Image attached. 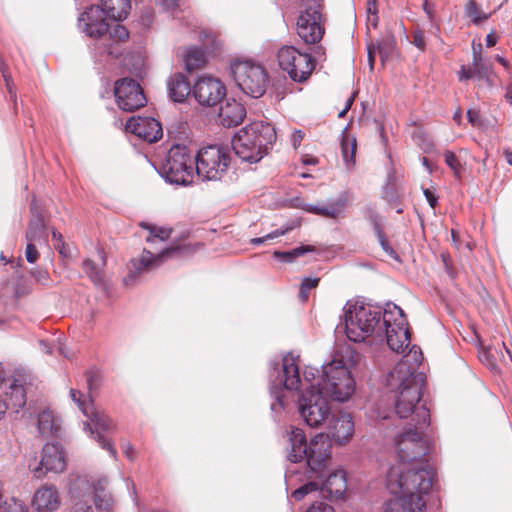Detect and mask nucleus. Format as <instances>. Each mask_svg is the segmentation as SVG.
<instances>
[{
  "instance_id": "nucleus-1",
  "label": "nucleus",
  "mask_w": 512,
  "mask_h": 512,
  "mask_svg": "<svg viewBox=\"0 0 512 512\" xmlns=\"http://www.w3.org/2000/svg\"><path fill=\"white\" fill-rule=\"evenodd\" d=\"M395 436L399 462L392 466L386 478V485L393 498L383 503L382 512H423L427 494L433 485L434 471L429 466L418 467L417 460L428 452V443L417 429L416 423Z\"/></svg>"
},
{
  "instance_id": "nucleus-2",
  "label": "nucleus",
  "mask_w": 512,
  "mask_h": 512,
  "mask_svg": "<svg viewBox=\"0 0 512 512\" xmlns=\"http://www.w3.org/2000/svg\"><path fill=\"white\" fill-rule=\"evenodd\" d=\"M288 441V460L292 463L305 460L306 463L303 473L289 468L285 474L287 486L295 485L298 476V480L304 482L292 492V497L300 501L307 494L320 490L318 478L324 477L325 468L331 458L330 441L327 435L320 433L307 443L305 433L300 428L291 429Z\"/></svg>"
},
{
  "instance_id": "nucleus-3",
  "label": "nucleus",
  "mask_w": 512,
  "mask_h": 512,
  "mask_svg": "<svg viewBox=\"0 0 512 512\" xmlns=\"http://www.w3.org/2000/svg\"><path fill=\"white\" fill-rule=\"evenodd\" d=\"M422 361V353L411 349L387 375L386 385L393 392L394 410L399 418L411 417L417 429H426L430 425V413L424 404H420L424 376L415 373Z\"/></svg>"
},
{
  "instance_id": "nucleus-4",
  "label": "nucleus",
  "mask_w": 512,
  "mask_h": 512,
  "mask_svg": "<svg viewBox=\"0 0 512 512\" xmlns=\"http://www.w3.org/2000/svg\"><path fill=\"white\" fill-rule=\"evenodd\" d=\"M109 17L98 5L87 8L78 18L79 28L94 39L95 55L102 58H118L123 53V44L128 40V30L116 23L110 25Z\"/></svg>"
},
{
  "instance_id": "nucleus-5",
  "label": "nucleus",
  "mask_w": 512,
  "mask_h": 512,
  "mask_svg": "<svg viewBox=\"0 0 512 512\" xmlns=\"http://www.w3.org/2000/svg\"><path fill=\"white\" fill-rule=\"evenodd\" d=\"M321 375L318 369L306 367L303 372V381L300 376L298 357L291 353L286 354L279 361H271L269 368L270 394L274 398L271 403L273 413L284 409L283 391L298 390L302 384L306 385L305 392H317V382Z\"/></svg>"
},
{
  "instance_id": "nucleus-6",
  "label": "nucleus",
  "mask_w": 512,
  "mask_h": 512,
  "mask_svg": "<svg viewBox=\"0 0 512 512\" xmlns=\"http://www.w3.org/2000/svg\"><path fill=\"white\" fill-rule=\"evenodd\" d=\"M347 338L364 341L369 336L383 340V311L381 307L359 301H348L343 308Z\"/></svg>"
},
{
  "instance_id": "nucleus-7",
  "label": "nucleus",
  "mask_w": 512,
  "mask_h": 512,
  "mask_svg": "<svg viewBox=\"0 0 512 512\" xmlns=\"http://www.w3.org/2000/svg\"><path fill=\"white\" fill-rule=\"evenodd\" d=\"M276 138L275 128L271 124L253 122L234 135L232 148L243 162L257 163L268 153Z\"/></svg>"
},
{
  "instance_id": "nucleus-8",
  "label": "nucleus",
  "mask_w": 512,
  "mask_h": 512,
  "mask_svg": "<svg viewBox=\"0 0 512 512\" xmlns=\"http://www.w3.org/2000/svg\"><path fill=\"white\" fill-rule=\"evenodd\" d=\"M107 485L106 477L94 480L87 475H77L72 479L69 487L72 498L69 512H93L91 502L99 510H108L112 504V498L105 492Z\"/></svg>"
},
{
  "instance_id": "nucleus-9",
  "label": "nucleus",
  "mask_w": 512,
  "mask_h": 512,
  "mask_svg": "<svg viewBox=\"0 0 512 512\" xmlns=\"http://www.w3.org/2000/svg\"><path fill=\"white\" fill-rule=\"evenodd\" d=\"M141 226L149 230L150 235L146 238L149 249H144L139 260H132L131 264L135 270H130V273L124 278V284L130 285L136 279V276L144 270H150L159 267L165 260L172 258L180 253L179 247H165L157 248L153 245L160 243L163 244L169 239L172 230L170 228L155 227L150 224H141Z\"/></svg>"
},
{
  "instance_id": "nucleus-10",
  "label": "nucleus",
  "mask_w": 512,
  "mask_h": 512,
  "mask_svg": "<svg viewBox=\"0 0 512 512\" xmlns=\"http://www.w3.org/2000/svg\"><path fill=\"white\" fill-rule=\"evenodd\" d=\"M354 390L355 381L344 363L343 356L336 352L332 360L322 366L317 391L328 400L345 402L352 396Z\"/></svg>"
},
{
  "instance_id": "nucleus-11",
  "label": "nucleus",
  "mask_w": 512,
  "mask_h": 512,
  "mask_svg": "<svg viewBox=\"0 0 512 512\" xmlns=\"http://www.w3.org/2000/svg\"><path fill=\"white\" fill-rule=\"evenodd\" d=\"M161 176L171 184L187 186L196 175L195 155L185 145L175 144L161 165Z\"/></svg>"
},
{
  "instance_id": "nucleus-12",
  "label": "nucleus",
  "mask_w": 512,
  "mask_h": 512,
  "mask_svg": "<svg viewBox=\"0 0 512 512\" xmlns=\"http://www.w3.org/2000/svg\"><path fill=\"white\" fill-rule=\"evenodd\" d=\"M230 70L236 85L246 95L259 98L265 93L268 75L260 64L236 60L232 62Z\"/></svg>"
},
{
  "instance_id": "nucleus-13",
  "label": "nucleus",
  "mask_w": 512,
  "mask_h": 512,
  "mask_svg": "<svg viewBox=\"0 0 512 512\" xmlns=\"http://www.w3.org/2000/svg\"><path fill=\"white\" fill-rule=\"evenodd\" d=\"M384 337L389 348L396 353H403L410 342L406 316L394 303H387L383 310Z\"/></svg>"
},
{
  "instance_id": "nucleus-14",
  "label": "nucleus",
  "mask_w": 512,
  "mask_h": 512,
  "mask_svg": "<svg viewBox=\"0 0 512 512\" xmlns=\"http://www.w3.org/2000/svg\"><path fill=\"white\" fill-rule=\"evenodd\" d=\"M230 163L227 148L219 145L203 147L195 155L196 176L202 181H217L226 173Z\"/></svg>"
},
{
  "instance_id": "nucleus-15",
  "label": "nucleus",
  "mask_w": 512,
  "mask_h": 512,
  "mask_svg": "<svg viewBox=\"0 0 512 512\" xmlns=\"http://www.w3.org/2000/svg\"><path fill=\"white\" fill-rule=\"evenodd\" d=\"M305 6L297 19V34L307 44L318 43L324 35L321 0H302Z\"/></svg>"
},
{
  "instance_id": "nucleus-16",
  "label": "nucleus",
  "mask_w": 512,
  "mask_h": 512,
  "mask_svg": "<svg viewBox=\"0 0 512 512\" xmlns=\"http://www.w3.org/2000/svg\"><path fill=\"white\" fill-rule=\"evenodd\" d=\"M277 59L280 68L295 82L305 81L314 69L311 55L299 51L294 46L281 47Z\"/></svg>"
},
{
  "instance_id": "nucleus-17",
  "label": "nucleus",
  "mask_w": 512,
  "mask_h": 512,
  "mask_svg": "<svg viewBox=\"0 0 512 512\" xmlns=\"http://www.w3.org/2000/svg\"><path fill=\"white\" fill-rule=\"evenodd\" d=\"M299 412L310 427L320 426L330 414L329 400L320 392H303L299 398Z\"/></svg>"
},
{
  "instance_id": "nucleus-18",
  "label": "nucleus",
  "mask_w": 512,
  "mask_h": 512,
  "mask_svg": "<svg viewBox=\"0 0 512 512\" xmlns=\"http://www.w3.org/2000/svg\"><path fill=\"white\" fill-rule=\"evenodd\" d=\"M85 414L88 421L84 422V429L89 431L90 436L97 441L101 448L107 450L116 460L117 451L113 443L104 435L113 430L114 424L112 419L103 411H99L93 407Z\"/></svg>"
},
{
  "instance_id": "nucleus-19",
  "label": "nucleus",
  "mask_w": 512,
  "mask_h": 512,
  "mask_svg": "<svg viewBox=\"0 0 512 512\" xmlns=\"http://www.w3.org/2000/svg\"><path fill=\"white\" fill-rule=\"evenodd\" d=\"M30 471L37 479L42 478L46 473H61L66 468L65 454L58 443H47L43 446L41 460L39 463H29Z\"/></svg>"
},
{
  "instance_id": "nucleus-20",
  "label": "nucleus",
  "mask_w": 512,
  "mask_h": 512,
  "mask_svg": "<svg viewBox=\"0 0 512 512\" xmlns=\"http://www.w3.org/2000/svg\"><path fill=\"white\" fill-rule=\"evenodd\" d=\"M114 95L118 107L132 112L143 107L146 97L140 85L131 78H123L115 82Z\"/></svg>"
},
{
  "instance_id": "nucleus-21",
  "label": "nucleus",
  "mask_w": 512,
  "mask_h": 512,
  "mask_svg": "<svg viewBox=\"0 0 512 512\" xmlns=\"http://www.w3.org/2000/svg\"><path fill=\"white\" fill-rule=\"evenodd\" d=\"M193 96L202 106H214L225 96V86L216 78L201 77L192 89Z\"/></svg>"
},
{
  "instance_id": "nucleus-22",
  "label": "nucleus",
  "mask_w": 512,
  "mask_h": 512,
  "mask_svg": "<svg viewBox=\"0 0 512 512\" xmlns=\"http://www.w3.org/2000/svg\"><path fill=\"white\" fill-rule=\"evenodd\" d=\"M125 129L149 143L158 141L163 135L161 124L153 117L133 116L127 120Z\"/></svg>"
},
{
  "instance_id": "nucleus-23",
  "label": "nucleus",
  "mask_w": 512,
  "mask_h": 512,
  "mask_svg": "<svg viewBox=\"0 0 512 512\" xmlns=\"http://www.w3.org/2000/svg\"><path fill=\"white\" fill-rule=\"evenodd\" d=\"M26 403L25 390L17 381H8L0 385V420L8 409L18 412Z\"/></svg>"
},
{
  "instance_id": "nucleus-24",
  "label": "nucleus",
  "mask_w": 512,
  "mask_h": 512,
  "mask_svg": "<svg viewBox=\"0 0 512 512\" xmlns=\"http://www.w3.org/2000/svg\"><path fill=\"white\" fill-rule=\"evenodd\" d=\"M324 476H326V474ZM324 478L325 477L322 479L318 478V482H320V490L323 496L328 497L331 500L342 499L347 489L345 471L338 469L330 473L325 480Z\"/></svg>"
},
{
  "instance_id": "nucleus-25",
  "label": "nucleus",
  "mask_w": 512,
  "mask_h": 512,
  "mask_svg": "<svg viewBox=\"0 0 512 512\" xmlns=\"http://www.w3.org/2000/svg\"><path fill=\"white\" fill-rule=\"evenodd\" d=\"M30 211L32 216L25 235L26 241L38 245L46 244L48 241L46 224L35 199L32 200Z\"/></svg>"
},
{
  "instance_id": "nucleus-26",
  "label": "nucleus",
  "mask_w": 512,
  "mask_h": 512,
  "mask_svg": "<svg viewBox=\"0 0 512 512\" xmlns=\"http://www.w3.org/2000/svg\"><path fill=\"white\" fill-rule=\"evenodd\" d=\"M329 435L340 445L349 442L354 435V422L351 416L343 412L333 416L329 424Z\"/></svg>"
},
{
  "instance_id": "nucleus-27",
  "label": "nucleus",
  "mask_w": 512,
  "mask_h": 512,
  "mask_svg": "<svg viewBox=\"0 0 512 512\" xmlns=\"http://www.w3.org/2000/svg\"><path fill=\"white\" fill-rule=\"evenodd\" d=\"M60 497L54 485H44L35 491L31 504L38 512H53L60 507Z\"/></svg>"
},
{
  "instance_id": "nucleus-28",
  "label": "nucleus",
  "mask_w": 512,
  "mask_h": 512,
  "mask_svg": "<svg viewBox=\"0 0 512 512\" xmlns=\"http://www.w3.org/2000/svg\"><path fill=\"white\" fill-rule=\"evenodd\" d=\"M349 201L348 192H342L335 200L327 205L305 204L303 210L306 212L320 215L326 218L337 219L340 217Z\"/></svg>"
},
{
  "instance_id": "nucleus-29",
  "label": "nucleus",
  "mask_w": 512,
  "mask_h": 512,
  "mask_svg": "<svg viewBox=\"0 0 512 512\" xmlns=\"http://www.w3.org/2000/svg\"><path fill=\"white\" fill-rule=\"evenodd\" d=\"M246 115L245 107L236 100L227 101L219 110V121L225 127L239 125Z\"/></svg>"
},
{
  "instance_id": "nucleus-30",
  "label": "nucleus",
  "mask_w": 512,
  "mask_h": 512,
  "mask_svg": "<svg viewBox=\"0 0 512 512\" xmlns=\"http://www.w3.org/2000/svg\"><path fill=\"white\" fill-rule=\"evenodd\" d=\"M167 85L168 95L174 102H183L192 92L188 79L181 73L171 76Z\"/></svg>"
},
{
  "instance_id": "nucleus-31",
  "label": "nucleus",
  "mask_w": 512,
  "mask_h": 512,
  "mask_svg": "<svg viewBox=\"0 0 512 512\" xmlns=\"http://www.w3.org/2000/svg\"><path fill=\"white\" fill-rule=\"evenodd\" d=\"M100 259H101V267L98 266L94 261L90 259H86L83 261L82 268L85 274L89 277V279L97 286L101 288H106V280L103 273V267L106 265V258L103 250H98Z\"/></svg>"
},
{
  "instance_id": "nucleus-32",
  "label": "nucleus",
  "mask_w": 512,
  "mask_h": 512,
  "mask_svg": "<svg viewBox=\"0 0 512 512\" xmlns=\"http://www.w3.org/2000/svg\"><path fill=\"white\" fill-rule=\"evenodd\" d=\"M100 7L109 19L121 21L129 14L131 4L130 0H101Z\"/></svg>"
},
{
  "instance_id": "nucleus-33",
  "label": "nucleus",
  "mask_w": 512,
  "mask_h": 512,
  "mask_svg": "<svg viewBox=\"0 0 512 512\" xmlns=\"http://www.w3.org/2000/svg\"><path fill=\"white\" fill-rule=\"evenodd\" d=\"M507 358L512 362V352L505 343H502V347L500 349H497L496 347H489L481 356L483 361L487 360L491 368L496 367V362L498 360L506 364Z\"/></svg>"
},
{
  "instance_id": "nucleus-34",
  "label": "nucleus",
  "mask_w": 512,
  "mask_h": 512,
  "mask_svg": "<svg viewBox=\"0 0 512 512\" xmlns=\"http://www.w3.org/2000/svg\"><path fill=\"white\" fill-rule=\"evenodd\" d=\"M38 430L43 436H53L58 431V424L54 415L49 410H44L38 415Z\"/></svg>"
},
{
  "instance_id": "nucleus-35",
  "label": "nucleus",
  "mask_w": 512,
  "mask_h": 512,
  "mask_svg": "<svg viewBox=\"0 0 512 512\" xmlns=\"http://www.w3.org/2000/svg\"><path fill=\"white\" fill-rule=\"evenodd\" d=\"M185 68L193 71L202 67L205 63V53L200 48H190L183 56Z\"/></svg>"
},
{
  "instance_id": "nucleus-36",
  "label": "nucleus",
  "mask_w": 512,
  "mask_h": 512,
  "mask_svg": "<svg viewBox=\"0 0 512 512\" xmlns=\"http://www.w3.org/2000/svg\"><path fill=\"white\" fill-rule=\"evenodd\" d=\"M315 247L312 245H302L300 247L294 248L290 251H274L273 256L275 258L281 259L284 262L292 263L298 257L303 256L306 253L315 252Z\"/></svg>"
},
{
  "instance_id": "nucleus-37",
  "label": "nucleus",
  "mask_w": 512,
  "mask_h": 512,
  "mask_svg": "<svg viewBox=\"0 0 512 512\" xmlns=\"http://www.w3.org/2000/svg\"><path fill=\"white\" fill-rule=\"evenodd\" d=\"M370 218L372 219V221L374 223V230H375V233L377 235L378 241H379L382 249L393 259H398L396 252L388 244V242L385 238V235H384L382 229L380 228V224L378 221L379 216L376 213H374L373 211H370Z\"/></svg>"
},
{
  "instance_id": "nucleus-38",
  "label": "nucleus",
  "mask_w": 512,
  "mask_h": 512,
  "mask_svg": "<svg viewBox=\"0 0 512 512\" xmlns=\"http://www.w3.org/2000/svg\"><path fill=\"white\" fill-rule=\"evenodd\" d=\"M355 150H356V140L355 139H346L344 138L341 142V151L343 161L347 167L350 169L355 164Z\"/></svg>"
},
{
  "instance_id": "nucleus-39",
  "label": "nucleus",
  "mask_w": 512,
  "mask_h": 512,
  "mask_svg": "<svg viewBox=\"0 0 512 512\" xmlns=\"http://www.w3.org/2000/svg\"><path fill=\"white\" fill-rule=\"evenodd\" d=\"M465 15L469 17L474 24H479L482 20L488 18V15L483 13L475 0H469L465 5Z\"/></svg>"
},
{
  "instance_id": "nucleus-40",
  "label": "nucleus",
  "mask_w": 512,
  "mask_h": 512,
  "mask_svg": "<svg viewBox=\"0 0 512 512\" xmlns=\"http://www.w3.org/2000/svg\"><path fill=\"white\" fill-rule=\"evenodd\" d=\"M471 68L478 79L488 78L490 67L482 60L480 52L474 51Z\"/></svg>"
},
{
  "instance_id": "nucleus-41",
  "label": "nucleus",
  "mask_w": 512,
  "mask_h": 512,
  "mask_svg": "<svg viewBox=\"0 0 512 512\" xmlns=\"http://www.w3.org/2000/svg\"><path fill=\"white\" fill-rule=\"evenodd\" d=\"M292 229H293V226L287 225L283 228L276 229L262 237L252 238V239H250L249 243L253 246H258V245L266 243L267 241L274 240L280 236H284L285 234L290 232Z\"/></svg>"
},
{
  "instance_id": "nucleus-42",
  "label": "nucleus",
  "mask_w": 512,
  "mask_h": 512,
  "mask_svg": "<svg viewBox=\"0 0 512 512\" xmlns=\"http://www.w3.org/2000/svg\"><path fill=\"white\" fill-rule=\"evenodd\" d=\"M392 49V43L391 42H385V43H378L377 47H368V60L370 63L371 69H373L375 56H376V50L379 53L381 60L384 61V59L388 56V52Z\"/></svg>"
},
{
  "instance_id": "nucleus-43",
  "label": "nucleus",
  "mask_w": 512,
  "mask_h": 512,
  "mask_svg": "<svg viewBox=\"0 0 512 512\" xmlns=\"http://www.w3.org/2000/svg\"><path fill=\"white\" fill-rule=\"evenodd\" d=\"M444 161L446 165L453 171L454 176L460 179L463 167L457 156L452 151L447 150L444 152Z\"/></svg>"
},
{
  "instance_id": "nucleus-44",
  "label": "nucleus",
  "mask_w": 512,
  "mask_h": 512,
  "mask_svg": "<svg viewBox=\"0 0 512 512\" xmlns=\"http://www.w3.org/2000/svg\"><path fill=\"white\" fill-rule=\"evenodd\" d=\"M70 397L72 401L78 406V408L85 415L93 407V403L91 401H86L84 394L76 389H70Z\"/></svg>"
},
{
  "instance_id": "nucleus-45",
  "label": "nucleus",
  "mask_w": 512,
  "mask_h": 512,
  "mask_svg": "<svg viewBox=\"0 0 512 512\" xmlns=\"http://www.w3.org/2000/svg\"><path fill=\"white\" fill-rule=\"evenodd\" d=\"M0 512H28V507L23 501L12 497L0 506Z\"/></svg>"
},
{
  "instance_id": "nucleus-46",
  "label": "nucleus",
  "mask_w": 512,
  "mask_h": 512,
  "mask_svg": "<svg viewBox=\"0 0 512 512\" xmlns=\"http://www.w3.org/2000/svg\"><path fill=\"white\" fill-rule=\"evenodd\" d=\"M319 282L318 278H304L301 283L299 296L302 301L308 299L309 291L317 286Z\"/></svg>"
},
{
  "instance_id": "nucleus-47",
  "label": "nucleus",
  "mask_w": 512,
  "mask_h": 512,
  "mask_svg": "<svg viewBox=\"0 0 512 512\" xmlns=\"http://www.w3.org/2000/svg\"><path fill=\"white\" fill-rule=\"evenodd\" d=\"M37 244L27 242L26 249H25V257L27 262L29 263H35L39 258V253L36 247Z\"/></svg>"
},
{
  "instance_id": "nucleus-48",
  "label": "nucleus",
  "mask_w": 512,
  "mask_h": 512,
  "mask_svg": "<svg viewBox=\"0 0 512 512\" xmlns=\"http://www.w3.org/2000/svg\"><path fill=\"white\" fill-rule=\"evenodd\" d=\"M307 512H334L331 505L324 502H316L307 510Z\"/></svg>"
},
{
  "instance_id": "nucleus-49",
  "label": "nucleus",
  "mask_w": 512,
  "mask_h": 512,
  "mask_svg": "<svg viewBox=\"0 0 512 512\" xmlns=\"http://www.w3.org/2000/svg\"><path fill=\"white\" fill-rule=\"evenodd\" d=\"M412 43L417 47L419 48L420 50H424L425 49V40H424V35H423V32L421 31H415L413 33V40H412Z\"/></svg>"
},
{
  "instance_id": "nucleus-50",
  "label": "nucleus",
  "mask_w": 512,
  "mask_h": 512,
  "mask_svg": "<svg viewBox=\"0 0 512 512\" xmlns=\"http://www.w3.org/2000/svg\"><path fill=\"white\" fill-rule=\"evenodd\" d=\"M304 138V133L301 130H295L291 136V142L295 149H297Z\"/></svg>"
},
{
  "instance_id": "nucleus-51",
  "label": "nucleus",
  "mask_w": 512,
  "mask_h": 512,
  "mask_svg": "<svg viewBox=\"0 0 512 512\" xmlns=\"http://www.w3.org/2000/svg\"><path fill=\"white\" fill-rule=\"evenodd\" d=\"M467 117L472 126L480 125L479 113L476 110L468 109Z\"/></svg>"
},
{
  "instance_id": "nucleus-52",
  "label": "nucleus",
  "mask_w": 512,
  "mask_h": 512,
  "mask_svg": "<svg viewBox=\"0 0 512 512\" xmlns=\"http://www.w3.org/2000/svg\"><path fill=\"white\" fill-rule=\"evenodd\" d=\"M423 193H424V196H425L427 202L429 203V205L432 208H435V206L437 205L438 199L434 195V193L432 191H430L429 189H424Z\"/></svg>"
},
{
  "instance_id": "nucleus-53",
  "label": "nucleus",
  "mask_w": 512,
  "mask_h": 512,
  "mask_svg": "<svg viewBox=\"0 0 512 512\" xmlns=\"http://www.w3.org/2000/svg\"><path fill=\"white\" fill-rule=\"evenodd\" d=\"M31 275L34 276L38 281L46 283L48 281V273L40 270H31Z\"/></svg>"
},
{
  "instance_id": "nucleus-54",
  "label": "nucleus",
  "mask_w": 512,
  "mask_h": 512,
  "mask_svg": "<svg viewBox=\"0 0 512 512\" xmlns=\"http://www.w3.org/2000/svg\"><path fill=\"white\" fill-rule=\"evenodd\" d=\"M162 7L169 11L173 10L178 6V0H158Z\"/></svg>"
},
{
  "instance_id": "nucleus-55",
  "label": "nucleus",
  "mask_w": 512,
  "mask_h": 512,
  "mask_svg": "<svg viewBox=\"0 0 512 512\" xmlns=\"http://www.w3.org/2000/svg\"><path fill=\"white\" fill-rule=\"evenodd\" d=\"M354 98H355V95H351L347 100H346V104H345V107L339 112L338 114V117L339 118H342L346 115V113L348 112V110L351 108L353 102H354Z\"/></svg>"
},
{
  "instance_id": "nucleus-56",
  "label": "nucleus",
  "mask_w": 512,
  "mask_h": 512,
  "mask_svg": "<svg viewBox=\"0 0 512 512\" xmlns=\"http://www.w3.org/2000/svg\"><path fill=\"white\" fill-rule=\"evenodd\" d=\"M122 449H123V454L129 459V460H133V453H134V448L133 446L130 444V443H125L122 445Z\"/></svg>"
},
{
  "instance_id": "nucleus-57",
  "label": "nucleus",
  "mask_w": 512,
  "mask_h": 512,
  "mask_svg": "<svg viewBox=\"0 0 512 512\" xmlns=\"http://www.w3.org/2000/svg\"><path fill=\"white\" fill-rule=\"evenodd\" d=\"M474 75L472 68L466 69L464 66H462L460 72H459V80H466L471 78Z\"/></svg>"
},
{
  "instance_id": "nucleus-58",
  "label": "nucleus",
  "mask_w": 512,
  "mask_h": 512,
  "mask_svg": "<svg viewBox=\"0 0 512 512\" xmlns=\"http://www.w3.org/2000/svg\"><path fill=\"white\" fill-rule=\"evenodd\" d=\"M52 238L58 242V244L55 245V248L58 249L60 253H62L63 242L61 233H59L56 230H53Z\"/></svg>"
},
{
  "instance_id": "nucleus-59",
  "label": "nucleus",
  "mask_w": 512,
  "mask_h": 512,
  "mask_svg": "<svg viewBox=\"0 0 512 512\" xmlns=\"http://www.w3.org/2000/svg\"><path fill=\"white\" fill-rule=\"evenodd\" d=\"M39 347L41 349V351L45 354H52L53 352V347L46 341L44 340H40L39 341Z\"/></svg>"
},
{
  "instance_id": "nucleus-60",
  "label": "nucleus",
  "mask_w": 512,
  "mask_h": 512,
  "mask_svg": "<svg viewBox=\"0 0 512 512\" xmlns=\"http://www.w3.org/2000/svg\"><path fill=\"white\" fill-rule=\"evenodd\" d=\"M498 41V37L494 34V33H489L487 36H486V45L488 47H492L494 46Z\"/></svg>"
},
{
  "instance_id": "nucleus-61",
  "label": "nucleus",
  "mask_w": 512,
  "mask_h": 512,
  "mask_svg": "<svg viewBox=\"0 0 512 512\" xmlns=\"http://www.w3.org/2000/svg\"><path fill=\"white\" fill-rule=\"evenodd\" d=\"M505 99L510 105H512V84L508 85L506 88Z\"/></svg>"
},
{
  "instance_id": "nucleus-62",
  "label": "nucleus",
  "mask_w": 512,
  "mask_h": 512,
  "mask_svg": "<svg viewBox=\"0 0 512 512\" xmlns=\"http://www.w3.org/2000/svg\"><path fill=\"white\" fill-rule=\"evenodd\" d=\"M504 156H505V159L508 162V164L512 166V151L505 150Z\"/></svg>"
},
{
  "instance_id": "nucleus-63",
  "label": "nucleus",
  "mask_w": 512,
  "mask_h": 512,
  "mask_svg": "<svg viewBox=\"0 0 512 512\" xmlns=\"http://www.w3.org/2000/svg\"><path fill=\"white\" fill-rule=\"evenodd\" d=\"M303 163L306 164V165H315L318 163V160L314 157H311V158H305L303 160Z\"/></svg>"
},
{
  "instance_id": "nucleus-64",
  "label": "nucleus",
  "mask_w": 512,
  "mask_h": 512,
  "mask_svg": "<svg viewBox=\"0 0 512 512\" xmlns=\"http://www.w3.org/2000/svg\"><path fill=\"white\" fill-rule=\"evenodd\" d=\"M495 59H496V60H497L501 65H503L505 68H507V67H508V61H507L505 58H503L502 56L497 55V56L495 57Z\"/></svg>"
}]
</instances>
